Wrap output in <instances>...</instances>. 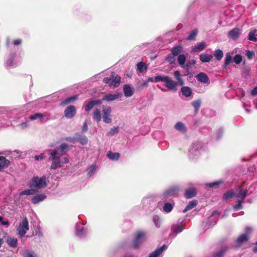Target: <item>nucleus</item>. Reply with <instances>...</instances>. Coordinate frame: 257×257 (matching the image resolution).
<instances>
[{
	"instance_id": "nucleus-10",
	"label": "nucleus",
	"mask_w": 257,
	"mask_h": 257,
	"mask_svg": "<svg viewBox=\"0 0 257 257\" xmlns=\"http://www.w3.org/2000/svg\"><path fill=\"white\" fill-rule=\"evenodd\" d=\"M197 194L196 188L192 187L185 190L184 197L187 199H191L194 197Z\"/></svg>"
},
{
	"instance_id": "nucleus-24",
	"label": "nucleus",
	"mask_w": 257,
	"mask_h": 257,
	"mask_svg": "<svg viewBox=\"0 0 257 257\" xmlns=\"http://www.w3.org/2000/svg\"><path fill=\"white\" fill-rule=\"evenodd\" d=\"M183 51V47L181 45H176L171 50V54L175 56H179V54Z\"/></svg>"
},
{
	"instance_id": "nucleus-18",
	"label": "nucleus",
	"mask_w": 257,
	"mask_h": 257,
	"mask_svg": "<svg viewBox=\"0 0 257 257\" xmlns=\"http://www.w3.org/2000/svg\"><path fill=\"white\" fill-rule=\"evenodd\" d=\"M124 95L125 97H131L133 95V91L131 86L128 84H125L123 87Z\"/></svg>"
},
{
	"instance_id": "nucleus-39",
	"label": "nucleus",
	"mask_w": 257,
	"mask_h": 257,
	"mask_svg": "<svg viewBox=\"0 0 257 257\" xmlns=\"http://www.w3.org/2000/svg\"><path fill=\"white\" fill-rule=\"evenodd\" d=\"M173 208V206L172 204L168 202H166L163 206V210L167 212H170Z\"/></svg>"
},
{
	"instance_id": "nucleus-5",
	"label": "nucleus",
	"mask_w": 257,
	"mask_h": 257,
	"mask_svg": "<svg viewBox=\"0 0 257 257\" xmlns=\"http://www.w3.org/2000/svg\"><path fill=\"white\" fill-rule=\"evenodd\" d=\"M29 229V222L27 217H25L20 223L19 227L17 229L18 234L21 237H23L27 231Z\"/></svg>"
},
{
	"instance_id": "nucleus-64",
	"label": "nucleus",
	"mask_w": 257,
	"mask_h": 257,
	"mask_svg": "<svg viewBox=\"0 0 257 257\" xmlns=\"http://www.w3.org/2000/svg\"><path fill=\"white\" fill-rule=\"evenodd\" d=\"M84 231V228L83 227L81 228L80 230H77L76 233L79 235H81L83 233Z\"/></svg>"
},
{
	"instance_id": "nucleus-60",
	"label": "nucleus",
	"mask_w": 257,
	"mask_h": 257,
	"mask_svg": "<svg viewBox=\"0 0 257 257\" xmlns=\"http://www.w3.org/2000/svg\"><path fill=\"white\" fill-rule=\"evenodd\" d=\"M183 229V228L182 226H181V225H179V226H178L177 227V228L176 229V230H175V232L176 233H180V232H181V231H182Z\"/></svg>"
},
{
	"instance_id": "nucleus-38",
	"label": "nucleus",
	"mask_w": 257,
	"mask_h": 257,
	"mask_svg": "<svg viewBox=\"0 0 257 257\" xmlns=\"http://www.w3.org/2000/svg\"><path fill=\"white\" fill-rule=\"evenodd\" d=\"M95 106L93 100H91L88 103L84 106V110L86 112H89Z\"/></svg>"
},
{
	"instance_id": "nucleus-44",
	"label": "nucleus",
	"mask_w": 257,
	"mask_h": 257,
	"mask_svg": "<svg viewBox=\"0 0 257 257\" xmlns=\"http://www.w3.org/2000/svg\"><path fill=\"white\" fill-rule=\"evenodd\" d=\"M119 130L118 126H114L110 128L109 131L107 133V135L111 136L118 133Z\"/></svg>"
},
{
	"instance_id": "nucleus-62",
	"label": "nucleus",
	"mask_w": 257,
	"mask_h": 257,
	"mask_svg": "<svg viewBox=\"0 0 257 257\" xmlns=\"http://www.w3.org/2000/svg\"><path fill=\"white\" fill-rule=\"evenodd\" d=\"M251 94L253 96L257 95V86L251 91Z\"/></svg>"
},
{
	"instance_id": "nucleus-9",
	"label": "nucleus",
	"mask_w": 257,
	"mask_h": 257,
	"mask_svg": "<svg viewBox=\"0 0 257 257\" xmlns=\"http://www.w3.org/2000/svg\"><path fill=\"white\" fill-rule=\"evenodd\" d=\"M241 29L235 28L228 32V37L233 40H237L241 34Z\"/></svg>"
},
{
	"instance_id": "nucleus-6",
	"label": "nucleus",
	"mask_w": 257,
	"mask_h": 257,
	"mask_svg": "<svg viewBox=\"0 0 257 257\" xmlns=\"http://www.w3.org/2000/svg\"><path fill=\"white\" fill-rule=\"evenodd\" d=\"M146 233L143 231H138L135 235L133 242V246L135 248H138L142 242L145 239Z\"/></svg>"
},
{
	"instance_id": "nucleus-17",
	"label": "nucleus",
	"mask_w": 257,
	"mask_h": 257,
	"mask_svg": "<svg viewBox=\"0 0 257 257\" xmlns=\"http://www.w3.org/2000/svg\"><path fill=\"white\" fill-rule=\"evenodd\" d=\"M181 91L182 94L186 97L191 96L193 94L191 88L188 86H182Z\"/></svg>"
},
{
	"instance_id": "nucleus-26",
	"label": "nucleus",
	"mask_w": 257,
	"mask_h": 257,
	"mask_svg": "<svg viewBox=\"0 0 257 257\" xmlns=\"http://www.w3.org/2000/svg\"><path fill=\"white\" fill-rule=\"evenodd\" d=\"M248 240V237L247 234H242L239 235L236 240V243L237 244H240L243 242L247 241Z\"/></svg>"
},
{
	"instance_id": "nucleus-2",
	"label": "nucleus",
	"mask_w": 257,
	"mask_h": 257,
	"mask_svg": "<svg viewBox=\"0 0 257 257\" xmlns=\"http://www.w3.org/2000/svg\"><path fill=\"white\" fill-rule=\"evenodd\" d=\"M103 82L108 84L109 86L115 88L118 87L120 82V77L117 75H115L114 72H112L108 77H105L103 80Z\"/></svg>"
},
{
	"instance_id": "nucleus-3",
	"label": "nucleus",
	"mask_w": 257,
	"mask_h": 257,
	"mask_svg": "<svg viewBox=\"0 0 257 257\" xmlns=\"http://www.w3.org/2000/svg\"><path fill=\"white\" fill-rule=\"evenodd\" d=\"M46 180V177L45 175H43L41 178H39L38 176H34L30 183V187H34L37 189L45 187L47 185Z\"/></svg>"
},
{
	"instance_id": "nucleus-12",
	"label": "nucleus",
	"mask_w": 257,
	"mask_h": 257,
	"mask_svg": "<svg viewBox=\"0 0 257 257\" xmlns=\"http://www.w3.org/2000/svg\"><path fill=\"white\" fill-rule=\"evenodd\" d=\"M198 81L203 83H209V79L208 76L204 73L200 72L196 76Z\"/></svg>"
},
{
	"instance_id": "nucleus-36",
	"label": "nucleus",
	"mask_w": 257,
	"mask_h": 257,
	"mask_svg": "<svg viewBox=\"0 0 257 257\" xmlns=\"http://www.w3.org/2000/svg\"><path fill=\"white\" fill-rule=\"evenodd\" d=\"M147 66L142 62H140L137 64V69L140 72H143L147 71Z\"/></svg>"
},
{
	"instance_id": "nucleus-40",
	"label": "nucleus",
	"mask_w": 257,
	"mask_h": 257,
	"mask_svg": "<svg viewBox=\"0 0 257 257\" xmlns=\"http://www.w3.org/2000/svg\"><path fill=\"white\" fill-rule=\"evenodd\" d=\"M77 97H78L77 95H75V96H73L70 97L69 98H67L62 102L61 105H65L72 101H74L76 100L77 99Z\"/></svg>"
},
{
	"instance_id": "nucleus-57",
	"label": "nucleus",
	"mask_w": 257,
	"mask_h": 257,
	"mask_svg": "<svg viewBox=\"0 0 257 257\" xmlns=\"http://www.w3.org/2000/svg\"><path fill=\"white\" fill-rule=\"evenodd\" d=\"M34 158L36 161H38L40 159L42 160L44 158V154H41L40 155H36L35 156Z\"/></svg>"
},
{
	"instance_id": "nucleus-52",
	"label": "nucleus",
	"mask_w": 257,
	"mask_h": 257,
	"mask_svg": "<svg viewBox=\"0 0 257 257\" xmlns=\"http://www.w3.org/2000/svg\"><path fill=\"white\" fill-rule=\"evenodd\" d=\"M202 147L201 143L200 142H196L193 144L192 149L195 151H197Z\"/></svg>"
},
{
	"instance_id": "nucleus-7",
	"label": "nucleus",
	"mask_w": 257,
	"mask_h": 257,
	"mask_svg": "<svg viewBox=\"0 0 257 257\" xmlns=\"http://www.w3.org/2000/svg\"><path fill=\"white\" fill-rule=\"evenodd\" d=\"M76 108L73 105L67 107L64 110L65 116L67 118H71L76 114Z\"/></svg>"
},
{
	"instance_id": "nucleus-13",
	"label": "nucleus",
	"mask_w": 257,
	"mask_h": 257,
	"mask_svg": "<svg viewBox=\"0 0 257 257\" xmlns=\"http://www.w3.org/2000/svg\"><path fill=\"white\" fill-rule=\"evenodd\" d=\"M121 96V94L119 93L114 94H107L103 97L102 100H104L106 101H111L117 99Z\"/></svg>"
},
{
	"instance_id": "nucleus-31",
	"label": "nucleus",
	"mask_w": 257,
	"mask_h": 257,
	"mask_svg": "<svg viewBox=\"0 0 257 257\" xmlns=\"http://www.w3.org/2000/svg\"><path fill=\"white\" fill-rule=\"evenodd\" d=\"M206 47V44L205 42L202 41L198 43L197 46H195L192 51L194 52L201 51L203 50Z\"/></svg>"
},
{
	"instance_id": "nucleus-14",
	"label": "nucleus",
	"mask_w": 257,
	"mask_h": 257,
	"mask_svg": "<svg viewBox=\"0 0 257 257\" xmlns=\"http://www.w3.org/2000/svg\"><path fill=\"white\" fill-rule=\"evenodd\" d=\"M228 247L226 246L222 247L219 251L214 252L212 253L213 257H223L225 252L227 251Z\"/></svg>"
},
{
	"instance_id": "nucleus-59",
	"label": "nucleus",
	"mask_w": 257,
	"mask_h": 257,
	"mask_svg": "<svg viewBox=\"0 0 257 257\" xmlns=\"http://www.w3.org/2000/svg\"><path fill=\"white\" fill-rule=\"evenodd\" d=\"M87 130V123L86 121H85L83 124L82 132H85Z\"/></svg>"
},
{
	"instance_id": "nucleus-25",
	"label": "nucleus",
	"mask_w": 257,
	"mask_h": 257,
	"mask_svg": "<svg viewBox=\"0 0 257 257\" xmlns=\"http://www.w3.org/2000/svg\"><path fill=\"white\" fill-rule=\"evenodd\" d=\"M236 194L232 190L227 191L223 194V199L225 200H230L233 197H236Z\"/></svg>"
},
{
	"instance_id": "nucleus-15",
	"label": "nucleus",
	"mask_w": 257,
	"mask_h": 257,
	"mask_svg": "<svg viewBox=\"0 0 257 257\" xmlns=\"http://www.w3.org/2000/svg\"><path fill=\"white\" fill-rule=\"evenodd\" d=\"M92 117L93 119L97 123L99 122L101 120L102 118L100 110L98 108L95 109L92 113Z\"/></svg>"
},
{
	"instance_id": "nucleus-8",
	"label": "nucleus",
	"mask_w": 257,
	"mask_h": 257,
	"mask_svg": "<svg viewBox=\"0 0 257 257\" xmlns=\"http://www.w3.org/2000/svg\"><path fill=\"white\" fill-rule=\"evenodd\" d=\"M49 160L52 161L50 169L52 170H56L58 168L62 167V161L60 159V156L58 157H54Z\"/></svg>"
},
{
	"instance_id": "nucleus-47",
	"label": "nucleus",
	"mask_w": 257,
	"mask_h": 257,
	"mask_svg": "<svg viewBox=\"0 0 257 257\" xmlns=\"http://www.w3.org/2000/svg\"><path fill=\"white\" fill-rule=\"evenodd\" d=\"M223 182L222 181H216L212 183H210L206 184L207 187H209L210 188L217 187L219 185L222 184Z\"/></svg>"
},
{
	"instance_id": "nucleus-20",
	"label": "nucleus",
	"mask_w": 257,
	"mask_h": 257,
	"mask_svg": "<svg viewBox=\"0 0 257 257\" xmlns=\"http://www.w3.org/2000/svg\"><path fill=\"white\" fill-rule=\"evenodd\" d=\"M179 191V187L177 186L170 187L167 191L166 193L168 196H175L178 194Z\"/></svg>"
},
{
	"instance_id": "nucleus-63",
	"label": "nucleus",
	"mask_w": 257,
	"mask_h": 257,
	"mask_svg": "<svg viewBox=\"0 0 257 257\" xmlns=\"http://www.w3.org/2000/svg\"><path fill=\"white\" fill-rule=\"evenodd\" d=\"M21 43H22V41L19 39L15 40L13 41V44L15 46L19 45L21 44Z\"/></svg>"
},
{
	"instance_id": "nucleus-1",
	"label": "nucleus",
	"mask_w": 257,
	"mask_h": 257,
	"mask_svg": "<svg viewBox=\"0 0 257 257\" xmlns=\"http://www.w3.org/2000/svg\"><path fill=\"white\" fill-rule=\"evenodd\" d=\"M163 81L165 83V86L171 91H177L178 83L174 81L172 79L168 76L158 75L155 77V82Z\"/></svg>"
},
{
	"instance_id": "nucleus-43",
	"label": "nucleus",
	"mask_w": 257,
	"mask_h": 257,
	"mask_svg": "<svg viewBox=\"0 0 257 257\" xmlns=\"http://www.w3.org/2000/svg\"><path fill=\"white\" fill-rule=\"evenodd\" d=\"M35 193V191L34 189H27V190H25L23 191H22L20 193V195H31L34 194Z\"/></svg>"
},
{
	"instance_id": "nucleus-61",
	"label": "nucleus",
	"mask_w": 257,
	"mask_h": 257,
	"mask_svg": "<svg viewBox=\"0 0 257 257\" xmlns=\"http://www.w3.org/2000/svg\"><path fill=\"white\" fill-rule=\"evenodd\" d=\"M103 100H102V99H98L96 100H93V101H94L95 105H96L101 104Z\"/></svg>"
},
{
	"instance_id": "nucleus-53",
	"label": "nucleus",
	"mask_w": 257,
	"mask_h": 257,
	"mask_svg": "<svg viewBox=\"0 0 257 257\" xmlns=\"http://www.w3.org/2000/svg\"><path fill=\"white\" fill-rule=\"evenodd\" d=\"M65 140L68 142H71L72 143H75L77 141V136L75 135L74 137H67Z\"/></svg>"
},
{
	"instance_id": "nucleus-51",
	"label": "nucleus",
	"mask_w": 257,
	"mask_h": 257,
	"mask_svg": "<svg viewBox=\"0 0 257 257\" xmlns=\"http://www.w3.org/2000/svg\"><path fill=\"white\" fill-rule=\"evenodd\" d=\"M175 128L176 130L181 131L184 128V125L182 122L179 121L176 123Z\"/></svg>"
},
{
	"instance_id": "nucleus-21",
	"label": "nucleus",
	"mask_w": 257,
	"mask_h": 257,
	"mask_svg": "<svg viewBox=\"0 0 257 257\" xmlns=\"http://www.w3.org/2000/svg\"><path fill=\"white\" fill-rule=\"evenodd\" d=\"M238 192L236 194V197L241 199H244L248 192V189H245V190L242 191V186H240L238 188Z\"/></svg>"
},
{
	"instance_id": "nucleus-23",
	"label": "nucleus",
	"mask_w": 257,
	"mask_h": 257,
	"mask_svg": "<svg viewBox=\"0 0 257 257\" xmlns=\"http://www.w3.org/2000/svg\"><path fill=\"white\" fill-rule=\"evenodd\" d=\"M6 242L12 247H16L18 244V240L15 237H9Z\"/></svg>"
},
{
	"instance_id": "nucleus-33",
	"label": "nucleus",
	"mask_w": 257,
	"mask_h": 257,
	"mask_svg": "<svg viewBox=\"0 0 257 257\" xmlns=\"http://www.w3.org/2000/svg\"><path fill=\"white\" fill-rule=\"evenodd\" d=\"M59 149L61 152V155H62L65 154L68 150H69L70 148L67 144L63 143L59 146Z\"/></svg>"
},
{
	"instance_id": "nucleus-19",
	"label": "nucleus",
	"mask_w": 257,
	"mask_h": 257,
	"mask_svg": "<svg viewBox=\"0 0 257 257\" xmlns=\"http://www.w3.org/2000/svg\"><path fill=\"white\" fill-rule=\"evenodd\" d=\"M167 248V246L165 244L163 245L160 248H157L154 251L149 257H157L160 255L163 251Z\"/></svg>"
},
{
	"instance_id": "nucleus-30",
	"label": "nucleus",
	"mask_w": 257,
	"mask_h": 257,
	"mask_svg": "<svg viewBox=\"0 0 257 257\" xmlns=\"http://www.w3.org/2000/svg\"><path fill=\"white\" fill-rule=\"evenodd\" d=\"M77 136V141L79 142L82 145H85L88 143V139L85 136H82L78 133L76 134Z\"/></svg>"
},
{
	"instance_id": "nucleus-37",
	"label": "nucleus",
	"mask_w": 257,
	"mask_h": 257,
	"mask_svg": "<svg viewBox=\"0 0 257 257\" xmlns=\"http://www.w3.org/2000/svg\"><path fill=\"white\" fill-rule=\"evenodd\" d=\"M198 32L197 29L193 30L191 32L190 34L187 37L186 39L189 41L195 40L198 34Z\"/></svg>"
},
{
	"instance_id": "nucleus-56",
	"label": "nucleus",
	"mask_w": 257,
	"mask_h": 257,
	"mask_svg": "<svg viewBox=\"0 0 257 257\" xmlns=\"http://www.w3.org/2000/svg\"><path fill=\"white\" fill-rule=\"evenodd\" d=\"M196 63V61L194 59H192L189 60L186 64V67H189V66L191 65H194Z\"/></svg>"
},
{
	"instance_id": "nucleus-22",
	"label": "nucleus",
	"mask_w": 257,
	"mask_h": 257,
	"mask_svg": "<svg viewBox=\"0 0 257 257\" xmlns=\"http://www.w3.org/2000/svg\"><path fill=\"white\" fill-rule=\"evenodd\" d=\"M233 61L232 56L229 52H227L225 54V57L224 59V62L223 65V68H226Z\"/></svg>"
},
{
	"instance_id": "nucleus-55",
	"label": "nucleus",
	"mask_w": 257,
	"mask_h": 257,
	"mask_svg": "<svg viewBox=\"0 0 257 257\" xmlns=\"http://www.w3.org/2000/svg\"><path fill=\"white\" fill-rule=\"evenodd\" d=\"M245 55L248 59H251L254 55V52L250 50H246Z\"/></svg>"
},
{
	"instance_id": "nucleus-54",
	"label": "nucleus",
	"mask_w": 257,
	"mask_h": 257,
	"mask_svg": "<svg viewBox=\"0 0 257 257\" xmlns=\"http://www.w3.org/2000/svg\"><path fill=\"white\" fill-rule=\"evenodd\" d=\"M58 154V152L57 150H52L50 153V156L49 159H52L54 157H59L58 156H57Z\"/></svg>"
},
{
	"instance_id": "nucleus-58",
	"label": "nucleus",
	"mask_w": 257,
	"mask_h": 257,
	"mask_svg": "<svg viewBox=\"0 0 257 257\" xmlns=\"http://www.w3.org/2000/svg\"><path fill=\"white\" fill-rule=\"evenodd\" d=\"M252 231V228L250 227H247L245 228V234H247V236L248 237L249 234L251 233Z\"/></svg>"
},
{
	"instance_id": "nucleus-16",
	"label": "nucleus",
	"mask_w": 257,
	"mask_h": 257,
	"mask_svg": "<svg viewBox=\"0 0 257 257\" xmlns=\"http://www.w3.org/2000/svg\"><path fill=\"white\" fill-rule=\"evenodd\" d=\"M213 58V55L206 53H202L199 55L200 60L202 62H209Z\"/></svg>"
},
{
	"instance_id": "nucleus-46",
	"label": "nucleus",
	"mask_w": 257,
	"mask_h": 257,
	"mask_svg": "<svg viewBox=\"0 0 257 257\" xmlns=\"http://www.w3.org/2000/svg\"><path fill=\"white\" fill-rule=\"evenodd\" d=\"M242 60V56L239 54L235 55L233 58V61L236 64H239Z\"/></svg>"
},
{
	"instance_id": "nucleus-32",
	"label": "nucleus",
	"mask_w": 257,
	"mask_h": 257,
	"mask_svg": "<svg viewBox=\"0 0 257 257\" xmlns=\"http://www.w3.org/2000/svg\"><path fill=\"white\" fill-rule=\"evenodd\" d=\"M256 32H257V30L256 29H253L252 30H251L248 33V39L249 41H253V42L257 41V38L256 37V36L257 35L256 34Z\"/></svg>"
},
{
	"instance_id": "nucleus-49",
	"label": "nucleus",
	"mask_w": 257,
	"mask_h": 257,
	"mask_svg": "<svg viewBox=\"0 0 257 257\" xmlns=\"http://www.w3.org/2000/svg\"><path fill=\"white\" fill-rule=\"evenodd\" d=\"M241 203H242L241 201L239 200H237L235 202V204L233 206V209L235 210H238L241 209L242 208Z\"/></svg>"
},
{
	"instance_id": "nucleus-28",
	"label": "nucleus",
	"mask_w": 257,
	"mask_h": 257,
	"mask_svg": "<svg viewBox=\"0 0 257 257\" xmlns=\"http://www.w3.org/2000/svg\"><path fill=\"white\" fill-rule=\"evenodd\" d=\"M198 203V201L196 200H193L190 201L188 204L186 206L185 208L183 210L184 213H186L188 210L195 207Z\"/></svg>"
},
{
	"instance_id": "nucleus-11",
	"label": "nucleus",
	"mask_w": 257,
	"mask_h": 257,
	"mask_svg": "<svg viewBox=\"0 0 257 257\" xmlns=\"http://www.w3.org/2000/svg\"><path fill=\"white\" fill-rule=\"evenodd\" d=\"M10 161L4 156H0V172L10 165Z\"/></svg>"
},
{
	"instance_id": "nucleus-50",
	"label": "nucleus",
	"mask_w": 257,
	"mask_h": 257,
	"mask_svg": "<svg viewBox=\"0 0 257 257\" xmlns=\"http://www.w3.org/2000/svg\"><path fill=\"white\" fill-rule=\"evenodd\" d=\"M23 255L24 257H35L34 251L29 250H26Z\"/></svg>"
},
{
	"instance_id": "nucleus-45",
	"label": "nucleus",
	"mask_w": 257,
	"mask_h": 257,
	"mask_svg": "<svg viewBox=\"0 0 257 257\" xmlns=\"http://www.w3.org/2000/svg\"><path fill=\"white\" fill-rule=\"evenodd\" d=\"M191 104L194 106L195 111H198L201 105V101L199 99L196 100L192 101Z\"/></svg>"
},
{
	"instance_id": "nucleus-48",
	"label": "nucleus",
	"mask_w": 257,
	"mask_h": 257,
	"mask_svg": "<svg viewBox=\"0 0 257 257\" xmlns=\"http://www.w3.org/2000/svg\"><path fill=\"white\" fill-rule=\"evenodd\" d=\"M44 116V115L41 113H36L34 115H31L30 116V119L31 120H35L38 118H43Z\"/></svg>"
},
{
	"instance_id": "nucleus-41",
	"label": "nucleus",
	"mask_w": 257,
	"mask_h": 257,
	"mask_svg": "<svg viewBox=\"0 0 257 257\" xmlns=\"http://www.w3.org/2000/svg\"><path fill=\"white\" fill-rule=\"evenodd\" d=\"M174 56L175 55L170 53L166 56L165 60L170 64H175L176 61V59Z\"/></svg>"
},
{
	"instance_id": "nucleus-42",
	"label": "nucleus",
	"mask_w": 257,
	"mask_h": 257,
	"mask_svg": "<svg viewBox=\"0 0 257 257\" xmlns=\"http://www.w3.org/2000/svg\"><path fill=\"white\" fill-rule=\"evenodd\" d=\"M214 55L216 57V59L219 61L222 58L223 53L222 50L220 49H217L215 50Z\"/></svg>"
},
{
	"instance_id": "nucleus-4",
	"label": "nucleus",
	"mask_w": 257,
	"mask_h": 257,
	"mask_svg": "<svg viewBox=\"0 0 257 257\" xmlns=\"http://www.w3.org/2000/svg\"><path fill=\"white\" fill-rule=\"evenodd\" d=\"M111 108L109 106H102V116L103 121L106 123H110L112 122L111 118Z\"/></svg>"
},
{
	"instance_id": "nucleus-27",
	"label": "nucleus",
	"mask_w": 257,
	"mask_h": 257,
	"mask_svg": "<svg viewBox=\"0 0 257 257\" xmlns=\"http://www.w3.org/2000/svg\"><path fill=\"white\" fill-rule=\"evenodd\" d=\"M174 76L177 80L178 84L181 86H183L184 85V81L182 78L180 73L179 71H176L174 72Z\"/></svg>"
},
{
	"instance_id": "nucleus-35",
	"label": "nucleus",
	"mask_w": 257,
	"mask_h": 257,
	"mask_svg": "<svg viewBox=\"0 0 257 257\" xmlns=\"http://www.w3.org/2000/svg\"><path fill=\"white\" fill-rule=\"evenodd\" d=\"M178 62L182 67H184L186 57L184 54H180L178 56Z\"/></svg>"
},
{
	"instance_id": "nucleus-29",
	"label": "nucleus",
	"mask_w": 257,
	"mask_h": 257,
	"mask_svg": "<svg viewBox=\"0 0 257 257\" xmlns=\"http://www.w3.org/2000/svg\"><path fill=\"white\" fill-rule=\"evenodd\" d=\"M46 197V196L42 194H37L32 199V202L33 204H36L40 201H43Z\"/></svg>"
},
{
	"instance_id": "nucleus-34",
	"label": "nucleus",
	"mask_w": 257,
	"mask_h": 257,
	"mask_svg": "<svg viewBox=\"0 0 257 257\" xmlns=\"http://www.w3.org/2000/svg\"><path fill=\"white\" fill-rule=\"evenodd\" d=\"M107 156L109 159L116 161L119 158L120 154L118 153H112L109 151Z\"/></svg>"
}]
</instances>
